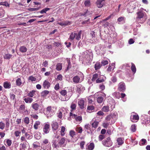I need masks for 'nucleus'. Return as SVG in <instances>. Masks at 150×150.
Returning a JSON list of instances; mask_svg holds the SVG:
<instances>
[{
	"instance_id": "f257e3e1",
	"label": "nucleus",
	"mask_w": 150,
	"mask_h": 150,
	"mask_svg": "<svg viewBox=\"0 0 150 150\" xmlns=\"http://www.w3.org/2000/svg\"><path fill=\"white\" fill-rule=\"evenodd\" d=\"M56 110V108L54 107L50 106L47 107L46 109L45 113L47 117L52 116Z\"/></svg>"
},
{
	"instance_id": "f03ea898",
	"label": "nucleus",
	"mask_w": 150,
	"mask_h": 150,
	"mask_svg": "<svg viewBox=\"0 0 150 150\" xmlns=\"http://www.w3.org/2000/svg\"><path fill=\"white\" fill-rule=\"evenodd\" d=\"M81 30L78 33H76L75 32L72 33H71L69 39L71 40H73L75 38L78 40H79L81 38Z\"/></svg>"
},
{
	"instance_id": "7ed1b4c3",
	"label": "nucleus",
	"mask_w": 150,
	"mask_h": 150,
	"mask_svg": "<svg viewBox=\"0 0 150 150\" xmlns=\"http://www.w3.org/2000/svg\"><path fill=\"white\" fill-rule=\"evenodd\" d=\"M103 145L106 147H110L112 144V142L110 137H108L106 139L102 142Z\"/></svg>"
},
{
	"instance_id": "20e7f679",
	"label": "nucleus",
	"mask_w": 150,
	"mask_h": 150,
	"mask_svg": "<svg viewBox=\"0 0 150 150\" xmlns=\"http://www.w3.org/2000/svg\"><path fill=\"white\" fill-rule=\"evenodd\" d=\"M117 90L121 92H124L126 90L125 83L123 81L120 82L118 84Z\"/></svg>"
},
{
	"instance_id": "39448f33",
	"label": "nucleus",
	"mask_w": 150,
	"mask_h": 150,
	"mask_svg": "<svg viewBox=\"0 0 150 150\" xmlns=\"http://www.w3.org/2000/svg\"><path fill=\"white\" fill-rule=\"evenodd\" d=\"M79 74L80 75V76H74L73 78V81L75 83H77L81 82L80 81V77H83V74L81 72H79Z\"/></svg>"
},
{
	"instance_id": "423d86ee",
	"label": "nucleus",
	"mask_w": 150,
	"mask_h": 150,
	"mask_svg": "<svg viewBox=\"0 0 150 150\" xmlns=\"http://www.w3.org/2000/svg\"><path fill=\"white\" fill-rule=\"evenodd\" d=\"M130 118L131 121L133 122H137L139 118L138 115L137 113L134 112L132 113Z\"/></svg>"
},
{
	"instance_id": "0eeeda50",
	"label": "nucleus",
	"mask_w": 150,
	"mask_h": 150,
	"mask_svg": "<svg viewBox=\"0 0 150 150\" xmlns=\"http://www.w3.org/2000/svg\"><path fill=\"white\" fill-rule=\"evenodd\" d=\"M106 95L104 93H101L100 94V96L97 98V102L99 103H102L104 99L105 98Z\"/></svg>"
},
{
	"instance_id": "6e6552de",
	"label": "nucleus",
	"mask_w": 150,
	"mask_h": 150,
	"mask_svg": "<svg viewBox=\"0 0 150 150\" xmlns=\"http://www.w3.org/2000/svg\"><path fill=\"white\" fill-rule=\"evenodd\" d=\"M50 125L49 124H46L44 125L43 129V134H47L49 133L50 129Z\"/></svg>"
},
{
	"instance_id": "1a4fd4ad",
	"label": "nucleus",
	"mask_w": 150,
	"mask_h": 150,
	"mask_svg": "<svg viewBox=\"0 0 150 150\" xmlns=\"http://www.w3.org/2000/svg\"><path fill=\"white\" fill-rule=\"evenodd\" d=\"M85 102L83 99H80L78 101V104L79 108L81 109L84 108Z\"/></svg>"
},
{
	"instance_id": "9d476101",
	"label": "nucleus",
	"mask_w": 150,
	"mask_h": 150,
	"mask_svg": "<svg viewBox=\"0 0 150 150\" xmlns=\"http://www.w3.org/2000/svg\"><path fill=\"white\" fill-rule=\"evenodd\" d=\"M76 91L78 93L80 94L81 92L83 90H84L85 89V88L81 84H79L77 86Z\"/></svg>"
},
{
	"instance_id": "9b49d317",
	"label": "nucleus",
	"mask_w": 150,
	"mask_h": 150,
	"mask_svg": "<svg viewBox=\"0 0 150 150\" xmlns=\"http://www.w3.org/2000/svg\"><path fill=\"white\" fill-rule=\"evenodd\" d=\"M51 125L53 131L54 130H57L58 129V124L56 122L54 121L52 122Z\"/></svg>"
},
{
	"instance_id": "f8f14e48",
	"label": "nucleus",
	"mask_w": 150,
	"mask_h": 150,
	"mask_svg": "<svg viewBox=\"0 0 150 150\" xmlns=\"http://www.w3.org/2000/svg\"><path fill=\"white\" fill-rule=\"evenodd\" d=\"M65 141V139L64 138H62L59 140L58 144L60 146L64 147L66 144Z\"/></svg>"
},
{
	"instance_id": "ddd939ff",
	"label": "nucleus",
	"mask_w": 150,
	"mask_h": 150,
	"mask_svg": "<svg viewBox=\"0 0 150 150\" xmlns=\"http://www.w3.org/2000/svg\"><path fill=\"white\" fill-rule=\"evenodd\" d=\"M50 83L47 80H45L43 83V86L45 89H48L50 86Z\"/></svg>"
},
{
	"instance_id": "4468645a",
	"label": "nucleus",
	"mask_w": 150,
	"mask_h": 150,
	"mask_svg": "<svg viewBox=\"0 0 150 150\" xmlns=\"http://www.w3.org/2000/svg\"><path fill=\"white\" fill-rule=\"evenodd\" d=\"M31 107L35 111H37L39 109L40 105L38 103H33L31 105Z\"/></svg>"
},
{
	"instance_id": "2eb2a0df",
	"label": "nucleus",
	"mask_w": 150,
	"mask_h": 150,
	"mask_svg": "<svg viewBox=\"0 0 150 150\" xmlns=\"http://www.w3.org/2000/svg\"><path fill=\"white\" fill-rule=\"evenodd\" d=\"M100 74L101 73L100 72L94 74L91 79L92 81L93 82L96 81V79H97L100 76Z\"/></svg>"
},
{
	"instance_id": "dca6fc26",
	"label": "nucleus",
	"mask_w": 150,
	"mask_h": 150,
	"mask_svg": "<svg viewBox=\"0 0 150 150\" xmlns=\"http://www.w3.org/2000/svg\"><path fill=\"white\" fill-rule=\"evenodd\" d=\"M137 19H140L142 18L144 16V13L143 11H139L137 13Z\"/></svg>"
},
{
	"instance_id": "f3484780",
	"label": "nucleus",
	"mask_w": 150,
	"mask_h": 150,
	"mask_svg": "<svg viewBox=\"0 0 150 150\" xmlns=\"http://www.w3.org/2000/svg\"><path fill=\"white\" fill-rule=\"evenodd\" d=\"M3 86L6 89H9L11 88V83L10 82L5 81L3 83Z\"/></svg>"
},
{
	"instance_id": "a211bd4d",
	"label": "nucleus",
	"mask_w": 150,
	"mask_h": 150,
	"mask_svg": "<svg viewBox=\"0 0 150 150\" xmlns=\"http://www.w3.org/2000/svg\"><path fill=\"white\" fill-rule=\"evenodd\" d=\"M105 0H97L96 2V4L99 8L102 7L103 6L102 2Z\"/></svg>"
},
{
	"instance_id": "6ab92c4d",
	"label": "nucleus",
	"mask_w": 150,
	"mask_h": 150,
	"mask_svg": "<svg viewBox=\"0 0 150 150\" xmlns=\"http://www.w3.org/2000/svg\"><path fill=\"white\" fill-rule=\"evenodd\" d=\"M58 24L62 26H66L71 24V22L69 21H66L64 22L58 23Z\"/></svg>"
},
{
	"instance_id": "aec40b11",
	"label": "nucleus",
	"mask_w": 150,
	"mask_h": 150,
	"mask_svg": "<svg viewBox=\"0 0 150 150\" xmlns=\"http://www.w3.org/2000/svg\"><path fill=\"white\" fill-rule=\"evenodd\" d=\"M87 147L86 149L88 150H93L94 148V144L93 143H91L88 145L87 144Z\"/></svg>"
},
{
	"instance_id": "412c9836",
	"label": "nucleus",
	"mask_w": 150,
	"mask_h": 150,
	"mask_svg": "<svg viewBox=\"0 0 150 150\" xmlns=\"http://www.w3.org/2000/svg\"><path fill=\"white\" fill-rule=\"evenodd\" d=\"M48 143V140L47 139H45L43 141V143L41 144V148L44 150H46L47 148L45 147H44L45 144H46Z\"/></svg>"
},
{
	"instance_id": "4be33fe9",
	"label": "nucleus",
	"mask_w": 150,
	"mask_h": 150,
	"mask_svg": "<svg viewBox=\"0 0 150 150\" xmlns=\"http://www.w3.org/2000/svg\"><path fill=\"white\" fill-rule=\"evenodd\" d=\"M19 150H25L27 148L26 142H23L21 143L20 145Z\"/></svg>"
},
{
	"instance_id": "5701e85b",
	"label": "nucleus",
	"mask_w": 150,
	"mask_h": 150,
	"mask_svg": "<svg viewBox=\"0 0 150 150\" xmlns=\"http://www.w3.org/2000/svg\"><path fill=\"white\" fill-rule=\"evenodd\" d=\"M102 65L100 62H97L95 64L94 68L96 70H97L99 69L101 67Z\"/></svg>"
},
{
	"instance_id": "b1692460",
	"label": "nucleus",
	"mask_w": 150,
	"mask_h": 150,
	"mask_svg": "<svg viewBox=\"0 0 150 150\" xmlns=\"http://www.w3.org/2000/svg\"><path fill=\"white\" fill-rule=\"evenodd\" d=\"M36 91L35 90H32L30 91V92L28 93V96L30 97H33L35 95Z\"/></svg>"
},
{
	"instance_id": "393cba45",
	"label": "nucleus",
	"mask_w": 150,
	"mask_h": 150,
	"mask_svg": "<svg viewBox=\"0 0 150 150\" xmlns=\"http://www.w3.org/2000/svg\"><path fill=\"white\" fill-rule=\"evenodd\" d=\"M113 116H114V115L113 114L108 115L105 118V120L108 122H110L111 119H112Z\"/></svg>"
},
{
	"instance_id": "a878e982",
	"label": "nucleus",
	"mask_w": 150,
	"mask_h": 150,
	"mask_svg": "<svg viewBox=\"0 0 150 150\" xmlns=\"http://www.w3.org/2000/svg\"><path fill=\"white\" fill-rule=\"evenodd\" d=\"M53 143L52 146L54 148H57L59 147V145H58V143L57 144V141L55 140H53L52 141Z\"/></svg>"
},
{
	"instance_id": "bb28decb",
	"label": "nucleus",
	"mask_w": 150,
	"mask_h": 150,
	"mask_svg": "<svg viewBox=\"0 0 150 150\" xmlns=\"http://www.w3.org/2000/svg\"><path fill=\"white\" fill-rule=\"evenodd\" d=\"M24 100L26 103H31L33 101V99L32 98L30 97L25 98Z\"/></svg>"
},
{
	"instance_id": "cd10ccee",
	"label": "nucleus",
	"mask_w": 150,
	"mask_h": 150,
	"mask_svg": "<svg viewBox=\"0 0 150 150\" xmlns=\"http://www.w3.org/2000/svg\"><path fill=\"white\" fill-rule=\"evenodd\" d=\"M56 69L57 71L61 70L62 68V64L59 63L57 64L56 66Z\"/></svg>"
},
{
	"instance_id": "c85d7f7f",
	"label": "nucleus",
	"mask_w": 150,
	"mask_h": 150,
	"mask_svg": "<svg viewBox=\"0 0 150 150\" xmlns=\"http://www.w3.org/2000/svg\"><path fill=\"white\" fill-rule=\"evenodd\" d=\"M131 69L133 74H135L136 71V69L134 64L133 63H131Z\"/></svg>"
},
{
	"instance_id": "c756f323",
	"label": "nucleus",
	"mask_w": 150,
	"mask_h": 150,
	"mask_svg": "<svg viewBox=\"0 0 150 150\" xmlns=\"http://www.w3.org/2000/svg\"><path fill=\"white\" fill-rule=\"evenodd\" d=\"M20 51L22 53L25 52L27 51V48L24 46H21L20 48Z\"/></svg>"
},
{
	"instance_id": "7c9ffc66",
	"label": "nucleus",
	"mask_w": 150,
	"mask_h": 150,
	"mask_svg": "<svg viewBox=\"0 0 150 150\" xmlns=\"http://www.w3.org/2000/svg\"><path fill=\"white\" fill-rule=\"evenodd\" d=\"M49 93V91L47 90H44L41 93L42 96L45 97Z\"/></svg>"
},
{
	"instance_id": "2f4dec72",
	"label": "nucleus",
	"mask_w": 150,
	"mask_h": 150,
	"mask_svg": "<svg viewBox=\"0 0 150 150\" xmlns=\"http://www.w3.org/2000/svg\"><path fill=\"white\" fill-rule=\"evenodd\" d=\"M40 124V122L39 121H36L34 125V127L35 129H38V126Z\"/></svg>"
},
{
	"instance_id": "473e14b6",
	"label": "nucleus",
	"mask_w": 150,
	"mask_h": 150,
	"mask_svg": "<svg viewBox=\"0 0 150 150\" xmlns=\"http://www.w3.org/2000/svg\"><path fill=\"white\" fill-rule=\"evenodd\" d=\"M65 128L64 126L61 127V130L60 132V134L62 136H64L65 134Z\"/></svg>"
},
{
	"instance_id": "72a5a7b5",
	"label": "nucleus",
	"mask_w": 150,
	"mask_h": 150,
	"mask_svg": "<svg viewBox=\"0 0 150 150\" xmlns=\"http://www.w3.org/2000/svg\"><path fill=\"white\" fill-rule=\"evenodd\" d=\"M111 125L110 122H108L105 120V122L103 123L102 125L104 128H106L109 125Z\"/></svg>"
},
{
	"instance_id": "f704fd0d",
	"label": "nucleus",
	"mask_w": 150,
	"mask_h": 150,
	"mask_svg": "<svg viewBox=\"0 0 150 150\" xmlns=\"http://www.w3.org/2000/svg\"><path fill=\"white\" fill-rule=\"evenodd\" d=\"M117 144L119 145H122L124 143V141L121 137L118 138L117 139Z\"/></svg>"
},
{
	"instance_id": "c9c22d12",
	"label": "nucleus",
	"mask_w": 150,
	"mask_h": 150,
	"mask_svg": "<svg viewBox=\"0 0 150 150\" xmlns=\"http://www.w3.org/2000/svg\"><path fill=\"white\" fill-rule=\"evenodd\" d=\"M12 55L11 54H6L4 56V58L6 59H9L12 57Z\"/></svg>"
},
{
	"instance_id": "e433bc0d",
	"label": "nucleus",
	"mask_w": 150,
	"mask_h": 150,
	"mask_svg": "<svg viewBox=\"0 0 150 150\" xmlns=\"http://www.w3.org/2000/svg\"><path fill=\"white\" fill-rule=\"evenodd\" d=\"M16 85L18 86H20L22 83L20 78H18L16 81Z\"/></svg>"
},
{
	"instance_id": "4c0bfd02",
	"label": "nucleus",
	"mask_w": 150,
	"mask_h": 150,
	"mask_svg": "<svg viewBox=\"0 0 150 150\" xmlns=\"http://www.w3.org/2000/svg\"><path fill=\"white\" fill-rule=\"evenodd\" d=\"M67 62L68 63V65L67 66V69H66V71L68 70L71 67L70 60L69 59H67Z\"/></svg>"
},
{
	"instance_id": "58836bf2",
	"label": "nucleus",
	"mask_w": 150,
	"mask_h": 150,
	"mask_svg": "<svg viewBox=\"0 0 150 150\" xmlns=\"http://www.w3.org/2000/svg\"><path fill=\"white\" fill-rule=\"evenodd\" d=\"M98 124L99 122L98 121H95L91 124L92 127L96 128L98 126Z\"/></svg>"
},
{
	"instance_id": "ea45409f",
	"label": "nucleus",
	"mask_w": 150,
	"mask_h": 150,
	"mask_svg": "<svg viewBox=\"0 0 150 150\" xmlns=\"http://www.w3.org/2000/svg\"><path fill=\"white\" fill-rule=\"evenodd\" d=\"M105 80L103 79H101L100 76L98 78L96 81V83H99L104 82Z\"/></svg>"
},
{
	"instance_id": "a19ab883",
	"label": "nucleus",
	"mask_w": 150,
	"mask_h": 150,
	"mask_svg": "<svg viewBox=\"0 0 150 150\" xmlns=\"http://www.w3.org/2000/svg\"><path fill=\"white\" fill-rule=\"evenodd\" d=\"M25 106L24 105H21L19 108V110L21 111H23L24 112H25Z\"/></svg>"
},
{
	"instance_id": "79ce46f5",
	"label": "nucleus",
	"mask_w": 150,
	"mask_h": 150,
	"mask_svg": "<svg viewBox=\"0 0 150 150\" xmlns=\"http://www.w3.org/2000/svg\"><path fill=\"white\" fill-rule=\"evenodd\" d=\"M146 143V140L145 139H142L139 142L140 145H144Z\"/></svg>"
},
{
	"instance_id": "37998d69",
	"label": "nucleus",
	"mask_w": 150,
	"mask_h": 150,
	"mask_svg": "<svg viewBox=\"0 0 150 150\" xmlns=\"http://www.w3.org/2000/svg\"><path fill=\"white\" fill-rule=\"evenodd\" d=\"M75 130L79 133H81L83 131L82 127H76Z\"/></svg>"
},
{
	"instance_id": "c03bdc74",
	"label": "nucleus",
	"mask_w": 150,
	"mask_h": 150,
	"mask_svg": "<svg viewBox=\"0 0 150 150\" xmlns=\"http://www.w3.org/2000/svg\"><path fill=\"white\" fill-rule=\"evenodd\" d=\"M102 110L105 112H108L109 110V107L108 106H105L102 108Z\"/></svg>"
},
{
	"instance_id": "a18cd8bd",
	"label": "nucleus",
	"mask_w": 150,
	"mask_h": 150,
	"mask_svg": "<svg viewBox=\"0 0 150 150\" xmlns=\"http://www.w3.org/2000/svg\"><path fill=\"white\" fill-rule=\"evenodd\" d=\"M50 8H46L43 9L42 10H41L40 12L41 13L43 14L44 13H46V12L50 10Z\"/></svg>"
},
{
	"instance_id": "49530a36",
	"label": "nucleus",
	"mask_w": 150,
	"mask_h": 150,
	"mask_svg": "<svg viewBox=\"0 0 150 150\" xmlns=\"http://www.w3.org/2000/svg\"><path fill=\"white\" fill-rule=\"evenodd\" d=\"M84 4L86 6H89L91 5L90 0H86L84 2Z\"/></svg>"
},
{
	"instance_id": "de8ad7c7",
	"label": "nucleus",
	"mask_w": 150,
	"mask_h": 150,
	"mask_svg": "<svg viewBox=\"0 0 150 150\" xmlns=\"http://www.w3.org/2000/svg\"><path fill=\"white\" fill-rule=\"evenodd\" d=\"M0 5L5 6H9V4L7 2L5 1L4 2H0Z\"/></svg>"
},
{
	"instance_id": "09e8293b",
	"label": "nucleus",
	"mask_w": 150,
	"mask_h": 150,
	"mask_svg": "<svg viewBox=\"0 0 150 150\" xmlns=\"http://www.w3.org/2000/svg\"><path fill=\"white\" fill-rule=\"evenodd\" d=\"M116 120V116L114 115L112 119H111L110 121V123L112 125L114 123Z\"/></svg>"
},
{
	"instance_id": "8fccbe9b",
	"label": "nucleus",
	"mask_w": 150,
	"mask_h": 150,
	"mask_svg": "<svg viewBox=\"0 0 150 150\" xmlns=\"http://www.w3.org/2000/svg\"><path fill=\"white\" fill-rule=\"evenodd\" d=\"M67 91L65 90H63L60 92V93L63 96H65L67 94Z\"/></svg>"
},
{
	"instance_id": "3c124183",
	"label": "nucleus",
	"mask_w": 150,
	"mask_h": 150,
	"mask_svg": "<svg viewBox=\"0 0 150 150\" xmlns=\"http://www.w3.org/2000/svg\"><path fill=\"white\" fill-rule=\"evenodd\" d=\"M39 9V8H28V10L30 11H38Z\"/></svg>"
},
{
	"instance_id": "603ef678",
	"label": "nucleus",
	"mask_w": 150,
	"mask_h": 150,
	"mask_svg": "<svg viewBox=\"0 0 150 150\" xmlns=\"http://www.w3.org/2000/svg\"><path fill=\"white\" fill-rule=\"evenodd\" d=\"M69 135L72 138L76 135L75 132L74 131L71 130L69 132Z\"/></svg>"
},
{
	"instance_id": "864d4df0",
	"label": "nucleus",
	"mask_w": 150,
	"mask_h": 150,
	"mask_svg": "<svg viewBox=\"0 0 150 150\" xmlns=\"http://www.w3.org/2000/svg\"><path fill=\"white\" fill-rule=\"evenodd\" d=\"M12 141L11 139H8L6 140V143L8 146H10L12 144Z\"/></svg>"
},
{
	"instance_id": "5fc2aeb1",
	"label": "nucleus",
	"mask_w": 150,
	"mask_h": 150,
	"mask_svg": "<svg viewBox=\"0 0 150 150\" xmlns=\"http://www.w3.org/2000/svg\"><path fill=\"white\" fill-rule=\"evenodd\" d=\"M76 104L72 103L70 107L72 110H74L76 109Z\"/></svg>"
},
{
	"instance_id": "6e6d98bb",
	"label": "nucleus",
	"mask_w": 150,
	"mask_h": 150,
	"mask_svg": "<svg viewBox=\"0 0 150 150\" xmlns=\"http://www.w3.org/2000/svg\"><path fill=\"white\" fill-rule=\"evenodd\" d=\"M28 80L31 81H34L36 80V78L32 76H31L29 77Z\"/></svg>"
},
{
	"instance_id": "4d7b16f0",
	"label": "nucleus",
	"mask_w": 150,
	"mask_h": 150,
	"mask_svg": "<svg viewBox=\"0 0 150 150\" xmlns=\"http://www.w3.org/2000/svg\"><path fill=\"white\" fill-rule=\"evenodd\" d=\"M5 127V124L2 122H0V129L3 130Z\"/></svg>"
},
{
	"instance_id": "13d9d810",
	"label": "nucleus",
	"mask_w": 150,
	"mask_h": 150,
	"mask_svg": "<svg viewBox=\"0 0 150 150\" xmlns=\"http://www.w3.org/2000/svg\"><path fill=\"white\" fill-rule=\"evenodd\" d=\"M111 80L113 83H115L117 81V78L115 76H113L111 79Z\"/></svg>"
},
{
	"instance_id": "bf43d9fd",
	"label": "nucleus",
	"mask_w": 150,
	"mask_h": 150,
	"mask_svg": "<svg viewBox=\"0 0 150 150\" xmlns=\"http://www.w3.org/2000/svg\"><path fill=\"white\" fill-rule=\"evenodd\" d=\"M75 120L76 121L81 122L82 120V117L81 116H77Z\"/></svg>"
},
{
	"instance_id": "052dcab7",
	"label": "nucleus",
	"mask_w": 150,
	"mask_h": 150,
	"mask_svg": "<svg viewBox=\"0 0 150 150\" xmlns=\"http://www.w3.org/2000/svg\"><path fill=\"white\" fill-rule=\"evenodd\" d=\"M108 62L107 60H103L101 62V64L103 66H105L108 64Z\"/></svg>"
},
{
	"instance_id": "680f3d73",
	"label": "nucleus",
	"mask_w": 150,
	"mask_h": 150,
	"mask_svg": "<svg viewBox=\"0 0 150 150\" xmlns=\"http://www.w3.org/2000/svg\"><path fill=\"white\" fill-rule=\"evenodd\" d=\"M94 108V107L93 105L88 106L87 108V110H88L91 111L93 110Z\"/></svg>"
},
{
	"instance_id": "e2e57ef3",
	"label": "nucleus",
	"mask_w": 150,
	"mask_h": 150,
	"mask_svg": "<svg viewBox=\"0 0 150 150\" xmlns=\"http://www.w3.org/2000/svg\"><path fill=\"white\" fill-rule=\"evenodd\" d=\"M85 142L84 141H82L80 143V146L81 149H83L84 148V145L85 144Z\"/></svg>"
},
{
	"instance_id": "0e129e2a",
	"label": "nucleus",
	"mask_w": 150,
	"mask_h": 150,
	"mask_svg": "<svg viewBox=\"0 0 150 150\" xmlns=\"http://www.w3.org/2000/svg\"><path fill=\"white\" fill-rule=\"evenodd\" d=\"M10 98L12 100H16L15 96L13 94L10 93Z\"/></svg>"
},
{
	"instance_id": "69168bd1",
	"label": "nucleus",
	"mask_w": 150,
	"mask_h": 150,
	"mask_svg": "<svg viewBox=\"0 0 150 150\" xmlns=\"http://www.w3.org/2000/svg\"><path fill=\"white\" fill-rule=\"evenodd\" d=\"M105 138V136L104 135L101 134L99 135L98 137V140L100 141H102Z\"/></svg>"
},
{
	"instance_id": "338daca9",
	"label": "nucleus",
	"mask_w": 150,
	"mask_h": 150,
	"mask_svg": "<svg viewBox=\"0 0 150 150\" xmlns=\"http://www.w3.org/2000/svg\"><path fill=\"white\" fill-rule=\"evenodd\" d=\"M29 119L28 117H25L24 118V122L26 124H28L29 123Z\"/></svg>"
},
{
	"instance_id": "774afa93",
	"label": "nucleus",
	"mask_w": 150,
	"mask_h": 150,
	"mask_svg": "<svg viewBox=\"0 0 150 150\" xmlns=\"http://www.w3.org/2000/svg\"><path fill=\"white\" fill-rule=\"evenodd\" d=\"M136 127L135 125H132L131 127V131L133 132H134L136 130Z\"/></svg>"
}]
</instances>
